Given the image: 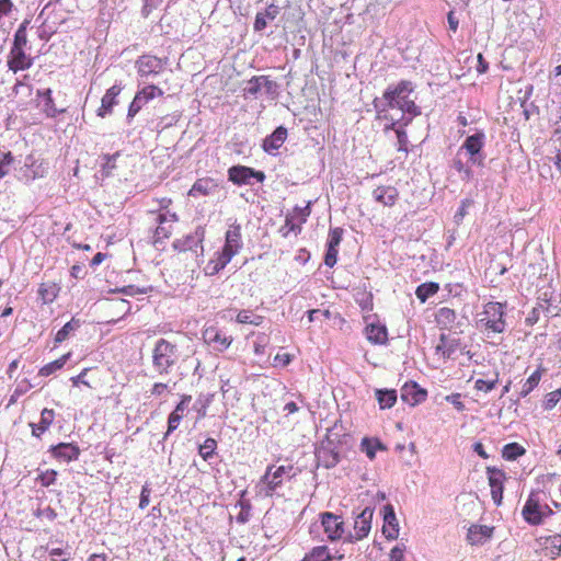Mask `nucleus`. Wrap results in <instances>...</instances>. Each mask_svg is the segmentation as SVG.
<instances>
[{"label": "nucleus", "instance_id": "1", "mask_svg": "<svg viewBox=\"0 0 561 561\" xmlns=\"http://www.w3.org/2000/svg\"><path fill=\"white\" fill-rule=\"evenodd\" d=\"M415 88V83L405 79L388 84L382 96H376L371 102L376 118H387V110H415L417 104L414 99H411Z\"/></svg>", "mask_w": 561, "mask_h": 561}, {"label": "nucleus", "instance_id": "2", "mask_svg": "<svg viewBox=\"0 0 561 561\" xmlns=\"http://www.w3.org/2000/svg\"><path fill=\"white\" fill-rule=\"evenodd\" d=\"M179 347L165 339H158L152 348V367L159 375H168L179 359Z\"/></svg>", "mask_w": 561, "mask_h": 561}, {"label": "nucleus", "instance_id": "3", "mask_svg": "<svg viewBox=\"0 0 561 561\" xmlns=\"http://www.w3.org/2000/svg\"><path fill=\"white\" fill-rule=\"evenodd\" d=\"M506 308L507 302L489 301L483 307L482 314L484 318L480 319V323L493 333H503L506 330Z\"/></svg>", "mask_w": 561, "mask_h": 561}, {"label": "nucleus", "instance_id": "4", "mask_svg": "<svg viewBox=\"0 0 561 561\" xmlns=\"http://www.w3.org/2000/svg\"><path fill=\"white\" fill-rule=\"evenodd\" d=\"M18 163L20 167H14V170L19 173V180L25 183L45 178L49 170V163L44 159L35 157L33 153L27 154L22 164L21 161H18Z\"/></svg>", "mask_w": 561, "mask_h": 561}, {"label": "nucleus", "instance_id": "5", "mask_svg": "<svg viewBox=\"0 0 561 561\" xmlns=\"http://www.w3.org/2000/svg\"><path fill=\"white\" fill-rule=\"evenodd\" d=\"M142 82H138V90L135 93L134 99L129 103L126 121L128 124L131 123L134 117L141 111V108L147 105L150 101L156 98L163 95V90L153 83L145 84L140 88Z\"/></svg>", "mask_w": 561, "mask_h": 561}, {"label": "nucleus", "instance_id": "6", "mask_svg": "<svg viewBox=\"0 0 561 561\" xmlns=\"http://www.w3.org/2000/svg\"><path fill=\"white\" fill-rule=\"evenodd\" d=\"M320 525H312L310 527V533H314V528L319 527L323 529L324 535L329 541L340 540L344 533V520L342 516L336 515L333 512H321L319 514Z\"/></svg>", "mask_w": 561, "mask_h": 561}, {"label": "nucleus", "instance_id": "7", "mask_svg": "<svg viewBox=\"0 0 561 561\" xmlns=\"http://www.w3.org/2000/svg\"><path fill=\"white\" fill-rule=\"evenodd\" d=\"M265 179L266 175L263 171L248 165L236 164L228 169V180L237 186L263 183Z\"/></svg>", "mask_w": 561, "mask_h": 561}, {"label": "nucleus", "instance_id": "8", "mask_svg": "<svg viewBox=\"0 0 561 561\" xmlns=\"http://www.w3.org/2000/svg\"><path fill=\"white\" fill-rule=\"evenodd\" d=\"M205 239V227L197 226L195 230L180 239H175L172 247L175 251L186 252L192 251L196 256L204 255L203 241Z\"/></svg>", "mask_w": 561, "mask_h": 561}, {"label": "nucleus", "instance_id": "9", "mask_svg": "<svg viewBox=\"0 0 561 561\" xmlns=\"http://www.w3.org/2000/svg\"><path fill=\"white\" fill-rule=\"evenodd\" d=\"M168 62V58H159L154 55L144 54L135 61V68L141 79H148L159 75Z\"/></svg>", "mask_w": 561, "mask_h": 561}, {"label": "nucleus", "instance_id": "10", "mask_svg": "<svg viewBox=\"0 0 561 561\" xmlns=\"http://www.w3.org/2000/svg\"><path fill=\"white\" fill-rule=\"evenodd\" d=\"M540 493V490H531L522 508V516L530 526L542 525Z\"/></svg>", "mask_w": 561, "mask_h": 561}, {"label": "nucleus", "instance_id": "11", "mask_svg": "<svg viewBox=\"0 0 561 561\" xmlns=\"http://www.w3.org/2000/svg\"><path fill=\"white\" fill-rule=\"evenodd\" d=\"M374 507L366 506L354 518V535L350 534L347 537L348 542L362 540L366 538L371 529V522L374 516Z\"/></svg>", "mask_w": 561, "mask_h": 561}, {"label": "nucleus", "instance_id": "12", "mask_svg": "<svg viewBox=\"0 0 561 561\" xmlns=\"http://www.w3.org/2000/svg\"><path fill=\"white\" fill-rule=\"evenodd\" d=\"M318 462L325 469H332L341 461V451L335 449L330 438H323L316 448Z\"/></svg>", "mask_w": 561, "mask_h": 561}, {"label": "nucleus", "instance_id": "13", "mask_svg": "<svg viewBox=\"0 0 561 561\" xmlns=\"http://www.w3.org/2000/svg\"><path fill=\"white\" fill-rule=\"evenodd\" d=\"M47 453H49L57 461L70 463L79 459L81 449L76 442H60L58 444L50 445Z\"/></svg>", "mask_w": 561, "mask_h": 561}, {"label": "nucleus", "instance_id": "14", "mask_svg": "<svg viewBox=\"0 0 561 561\" xmlns=\"http://www.w3.org/2000/svg\"><path fill=\"white\" fill-rule=\"evenodd\" d=\"M202 335L204 342L211 346L215 352L219 353L228 350L233 341L231 335H227L215 325L205 328Z\"/></svg>", "mask_w": 561, "mask_h": 561}, {"label": "nucleus", "instance_id": "15", "mask_svg": "<svg viewBox=\"0 0 561 561\" xmlns=\"http://www.w3.org/2000/svg\"><path fill=\"white\" fill-rule=\"evenodd\" d=\"M400 398L410 407H416L426 400L427 390L421 387L416 381L409 380L401 387Z\"/></svg>", "mask_w": 561, "mask_h": 561}, {"label": "nucleus", "instance_id": "16", "mask_svg": "<svg viewBox=\"0 0 561 561\" xmlns=\"http://www.w3.org/2000/svg\"><path fill=\"white\" fill-rule=\"evenodd\" d=\"M288 130L284 125L277 126L270 135L262 140V149L270 156H277L278 149L284 145Z\"/></svg>", "mask_w": 561, "mask_h": 561}, {"label": "nucleus", "instance_id": "17", "mask_svg": "<svg viewBox=\"0 0 561 561\" xmlns=\"http://www.w3.org/2000/svg\"><path fill=\"white\" fill-rule=\"evenodd\" d=\"M33 57L26 53V49L16 47L10 48L7 65L9 70L14 73L30 69L33 66Z\"/></svg>", "mask_w": 561, "mask_h": 561}, {"label": "nucleus", "instance_id": "18", "mask_svg": "<svg viewBox=\"0 0 561 561\" xmlns=\"http://www.w3.org/2000/svg\"><path fill=\"white\" fill-rule=\"evenodd\" d=\"M381 515L383 520L382 534L387 540L391 541L399 536V523L396 516L394 507L388 503L381 508Z\"/></svg>", "mask_w": 561, "mask_h": 561}, {"label": "nucleus", "instance_id": "19", "mask_svg": "<svg viewBox=\"0 0 561 561\" xmlns=\"http://www.w3.org/2000/svg\"><path fill=\"white\" fill-rule=\"evenodd\" d=\"M124 85L122 81L115 82L110 89L106 90L102 96L101 106L96 111V115L104 118L113 113V108L117 105V96L121 94Z\"/></svg>", "mask_w": 561, "mask_h": 561}, {"label": "nucleus", "instance_id": "20", "mask_svg": "<svg viewBox=\"0 0 561 561\" xmlns=\"http://www.w3.org/2000/svg\"><path fill=\"white\" fill-rule=\"evenodd\" d=\"M293 469V466H267L265 473L261 478V482L267 485L268 492H275L283 484V477Z\"/></svg>", "mask_w": 561, "mask_h": 561}, {"label": "nucleus", "instance_id": "21", "mask_svg": "<svg viewBox=\"0 0 561 561\" xmlns=\"http://www.w3.org/2000/svg\"><path fill=\"white\" fill-rule=\"evenodd\" d=\"M36 98L41 100L37 106H41V111L47 118H56L66 112V108L56 107L50 88L37 89Z\"/></svg>", "mask_w": 561, "mask_h": 561}, {"label": "nucleus", "instance_id": "22", "mask_svg": "<svg viewBox=\"0 0 561 561\" xmlns=\"http://www.w3.org/2000/svg\"><path fill=\"white\" fill-rule=\"evenodd\" d=\"M242 245L241 225L234 220L225 233V243L221 250L234 256L239 253Z\"/></svg>", "mask_w": 561, "mask_h": 561}, {"label": "nucleus", "instance_id": "23", "mask_svg": "<svg viewBox=\"0 0 561 561\" xmlns=\"http://www.w3.org/2000/svg\"><path fill=\"white\" fill-rule=\"evenodd\" d=\"M485 141L486 136L484 130L477 128L472 135L466 137L459 150H465L468 157L480 153L484 151Z\"/></svg>", "mask_w": 561, "mask_h": 561}, {"label": "nucleus", "instance_id": "24", "mask_svg": "<svg viewBox=\"0 0 561 561\" xmlns=\"http://www.w3.org/2000/svg\"><path fill=\"white\" fill-rule=\"evenodd\" d=\"M55 415L56 413L53 409L44 408L41 412L39 421L37 423H28L32 436L41 439L43 434H45L54 423Z\"/></svg>", "mask_w": 561, "mask_h": 561}, {"label": "nucleus", "instance_id": "25", "mask_svg": "<svg viewBox=\"0 0 561 561\" xmlns=\"http://www.w3.org/2000/svg\"><path fill=\"white\" fill-rule=\"evenodd\" d=\"M37 553L39 561H68L71 558L69 549L51 547L49 543L42 546Z\"/></svg>", "mask_w": 561, "mask_h": 561}, {"label": "nucleus", "instance_id": "26", "mask_svg": "<svg viewBox=\"0 0 561 561\" xmlns=\"http://www.w3.org/2000/svg\"><path fill=\"white\" fill-rule=\"evenodd\" d=\"M494 527L473 524L467 533V540L470 545H483L492 538Z\"/></svg>", "mask_w": 561, "mask_h": 561}, {"label": "nucleus", "instance_id": "27", "mask_svg": "<svg viewBox=\"0 0 561 561\" xmlns=\"http://www.w3.org/2000/svg\"><path fill=\"white\" fill-rule=\"evenodd\" d=\"M539 546L546 550V557L556 560L561 554V535L541 536L536 539Z\"/></svg>", "mask_w": 561, "mask_h": 561}, {"label": "nucleus", "instance_id": "28", "mask_svg": "<svg viewBox=\"0 0 561 561\" xmlns=\"http://www.w3.org/2000/svg\"><path fill=\"white\" fill-rule=\"evenodd\" d=\"M367 340L374 345H386L388 343V329L382 323H369L365 328Z\"/></svg>", "mask_w": 561, "mask_h": 561}, {"label": "nucleus", "instance_id": "29", "mask_svg": "<svg viewBox=\"0 0 561 561\" xmlns=\"http://www.w3.org/2000/svg\"><path fill=\"white\" fill-rule=\"evenodd\" d=\"M279 13V8L274 3H271L264 11L256 13L253 30L254 32H262L266 28L267 23L276 19Z\"/></svg>", "mask_w": 561, "mask_h": 561}, {"label": "nucleus", "instance_id": "30", "mask_svg": "<svg viewBox=\"0 0 561 561\" xmlns=\"http://www.w3.org/2000/svg\"><path fill=\"white\" fill-rule=\"evenodd\" d=\"M308 553L311 561H342L344 559V553L339 550L332 553L325 545L313 547Z\"/></svg>", "mask_w": 561, "mask_h": 561}, {"label": "nucleus", "instance_id": "31", "mask_svg": "<svg viewBox=\"0 0 561 561\" xmlns=\"http://www.w3.org/2000/svg\"><path fill=\"white\" fill-rule=\"evenodd\" d=\"M373 196L376 202L383 206H393L399 197V192L393 186H378L374 190Z\"/></svg>", "mask_w": 561, "mask_h": 561}, {"label": "nucleus", "instance_id": "32", "mask_svg": "<svg viewBox=\"0 0 561 561\" xmlns=\"http://www.w3.org/2000/svg\"><path fill=\"white\" fill-rule=\"evenodd\" d=\"M375 398L380 410L391 409L398 401V392L393 388H376Z\"/></svg>", "mask_w": 561, "mask_h": 561}, {"label": "nucleus", "instance_id": "33", "mask_svg": "<svg viewBox=\"0 0 561 561\" xmlns=\"http://www.w3.org/2000/svg\"><path fill=\"white\" fill-rule=\"evenodd\" d=\"M216 259L210 260L205 268L206 275L214 276L222 271L232 260V255L222 250L215 253Z\"/></svg>", "mask_w": 561, "mask_h": 561}, {"label": "nucleus", "instance_id": "34", "mask_svg": "<svg viewBox=\"0 0 561 561\" xmlns=\"http://www.w3.org/2000/svg\"><path fill=\"white\" fill-rule=\"evenodd\" d=\"M359 449L369 460H374L377 451L386 450L387 447L378 437L365 436L362 438Z\"/></svg>", "mask_w": 561, "mask_h": 561}, {"label": "nucleus", "instance_id": "35", "mask_svg": "<svg viewBox=\"0 0 561 561\" xmlns=\"http://www.w3.org/2000/svg\"><path fill=\"white\" fill-rule=\"evenodd\" d=\"M486 477L491 490L505 489V481L507 480V477L503 469L495 466H489L486 467Z\"/></svg>", "mask_w": 561, "mask_h": 561}, {"label": "nucleus", "instance_id": "36", "mask_svg": "<svg viewBox=\"0 0 561 561\" xmlns=\"http://www.w3.org/2000/svg\"><path fill=\"white\" fill-rule=\"evenodd\" d=\"M216 187L217 184H215L214 180L209 178L198 179L188 191V195L192 197L207 196L211 194Z\"/></svg>", "mask_w": 561, "mask_h": 561}, {"label": "nucleus", "instance_id": "37", "mask_svg": "<svg viewBox=\"0 0 561 561\" xmlns=\"http://www.w3.org/2000/svg\"><path fill=\"white\" fill-rule=\"evenodd\" d=\"M336 424L329 427L327 431V435L324 438H330L332 442V445L335 447V449H339L341 453L344 449L351 448L350 442L352 440V436L350 434H340L336 431Z\"/></svg>", "mask_w": 561, "mask_h": 561}, {"label": "nucleus", "instance_id": "38", "mask_svg": "<svg viewBox=\"0 0 561 561\" xmlns=\"http://www.w3.org/2000/svg\"><path fill=\"white\" fill-rule=\"evenodd\" d=\"M82 324V321L76 317H72L70 321L65 323L55 334L54 342L55 346L61 344L71 334H73Z\"/></svg>", "mask_w": 561, "mask_h": 561}, {"label": "nucleus", "instance_id": "39", "mask_svg": "<svg viewBox=\"0 0 561 561\" xmlns=\"http://www.w3.org/2000/svg\"><path fill=\"white\" fill-rule=\"evenodd\" d=\"M456 319V311L448 307H442L435 313V321L442 330L449 329Z\"/></svg>", "mask_w": 561, "mask_h": 561}, {"label": "nucleus", "instance_id": "40", "mask_svg": "<svg viewBox=\"0 0 561 561\" xmlns=\"http://www.w3.org/2000/svg\"><path fill=\"white\" fill-rule=\"evenodd\" d=\"M265 81V76H253L250 80L247 81L245 87L243 88V95L247 99H257L263 90V82Z\"/></svg>", "mask_w": 561, "mask_h": 561}, {"label": "nucleus", "instance_id": "41", "mask_svg": "<svg viewBox=\"0 0 561 561\" xmlns=\"http://www.w3.org/2000/svg\"><path fill=\"white\" fill-rule=\"evenodd\" d=\"M71 356H72V353L68 352V353L64 354L62 356H60L59 358L44 365L39 369L38 375L42 377H48V376L55 374L56 371L64 368V366L71 358Z\"/></svg>", "mask_w": 561, "mask_h": 561}, {"label": "nucleus", "instance_id": "42", "mask_svg": "<svg viewBox=\"0 0 561 561\" xmlns=\"http://www.w3.org/2000/svg\"><path fill=\"white\" fill-rule=\"evenodd\" d=\"M439 290V284L436 282H425L420 284L415 289L416 298L424 304Z\"/></svg>", "mask_w": 561, "mask_h": 561}, {"label": "nucleus", "instance_id": "43", "mask_svg": "<svg viewBox=\"0 0 561 561\" xmlns=\"http://www.w3.org/2000/svg\"><path fill=\"white\" fill-rule=\"evenodd\" d=\"M525 454L526 448L516 442L505 444L502 448V457L506 461H515Z\"/></svg>", "mask_w": 561, "mask_h": 561}, {"label": "nucleus", "instance_id": "44", "mask_svg": "<svg viewBox=\"0 0 561 561\" xmlns=\"http://www.w3.org/2000/svg\"><path fill=\"white\" fill-rule=\"evenodd\" d=\"M121 157V151L114 153H103L101 158V173L103 178H110L113 170L116 169V161Z\"/></svg>", "mask_w": 561, "mask_h": 561}, {"label": "nucleus", "instance_id": "45", "mask_svg": "<svg viewBox=\"0 0 561 561\" xmlns=\"http://www.w3.org/2000/svg\"><path fill=\"white\" fill-rule=\"evenodd\" d=\"M172 234V227L165 226V224H158V227L153 231L152 244L157 250L164 248V240L169 239Z\"/></svg>", "mask_w": 561, "mask_h": 561}, {"label": "nucleus", "instance_id": "46", "mask_svg": "<svg viewBox=\"0 0 561 561\" xmlns=\"http://www.w3.org/2000/svg\"><path fill=\"white\" fill-rule=\"evenodd\" d=\"M218 443L213 437H207L204 443L197 447L198 455L205 460L210 461L217 455Z\"/></svg>", "mask_w": 561, "mask_h": 561}, {"label": "nucleus", "instance_id": "47", "mask_svg": "<svg viewBox=\"0 0 561 561\" xmlns=\"http://www.w3.org/2000/svg\"><path fill=\"white\" fill-rule=\"evenodd\" d=\"M543 369L539 366L525 381L519 396L527 397L540 382Z\"/></svg>", "mask_w": 561, "mask_h": 561}, {"label": "nucleus", "instance_id": "48", "mask_svg": "<svg viewBox=\"0 0 561 561\" xmlns=\"http://www.w3.org/2000/svg\"><path fill=\"white\" fill-rule=\"evenodd\" d=\"M400 112L401 116L397 118L398 126L399 128L407 130V127L412 124L413 119L422 114V108L420 105H416L415 110L407 108Z\"/></svg>", "mask_w": 561, "mask_h": 561}, {"label": "nucleus", "instance_id": "49", "mask_svg": "<svg viewBox=\"0 0 561 561\" xmlns=\"http://www.w3.org/2000/svg\"><path fill=\"white\" fill-rule=\"evenodd\" d=\"M264 319L263 316L253 314L250 310H240L234 320L237 323L259 327L263 323Z\"/></svg>", "mask_w": 561, "mask_h": 561}, {"label": "nucleus", "instance_id": "50", "mask_svg": "<svg viewBox=\"0 0 561 561\" xmlns=\"http://www.w3.org/2000/svg\"><path fill=\"white\" fill-rule=\"evenodd\" d=\"M184 415H182L179 412H175L172 410L170 414L168 415V422H167V432L163 434L162 439L159 442L162 447L164 446V442L167 438L179 427L182 419Z\"/></svg>", "mask_w": 561, "mask_h": 561}, {"label": "nucleus", "instance_id": "51", "mask_svg": "<svg viewBox=\"0 0 561 561\" xmlns=\"http://www.w3.org/2000/svg\"><path fill=\"white\" fill-rule=\"evenodd\" d=\"M373 294L366 290V285L364 284L363 290L358 291L355 296V301L362 309V311L369 312L374 309L373 302Z\"/></svg>", "mask_w": 561, "mask_h": 561}, {"label": "nucleus", "instance_id": "52", "mask_svg": "<svg viewBox=\"0 0 561 561\" xmlns=\"http://www.w3.org/2000/svg\"><path fill=\"white\" fill-rule=\"evenodd\" d=\"M474 205V201L471 197H465L460 201V205L454 215V222L456 226H460L463 218L468 215V209Z\"/></svg>", "mask_w": 561, "mask_h": 561}, {"label": "nucleus", "instance_id": "53", "mask_svg": "<svg viewBox=\"0 0 561 561\" xmlns=\"http://www.w3.org/2000/svg\"><path fill=\"white\" fill-rule=\"evenodd\" d=\"M238 505L240 506V512L236 516V522L244 525L250 520L252 504L250 500H240Z\"/></svg>", "mask_w": 561, "mask_h": 561}, {"label": "nucleus", "instance_id": "54", "mask_svg": "<svg viewBox=\"0 0 561 561\" xmlns=\"http://www.w3.org/2000/svg\"><path fill=\"white\" fill-rule=\"evenodd\" d=\"M58 290L59 289L56 287V285L47 286L42 284L38 288V296L43 304H50L56 299Z\"/></svg>", "mask_w": 561, "mask_h": 561}, {"label": "nucleus", "instance_id": "55", "mask_svg": "<svg viewBox=\"0 0 561 561\" xmlns=\"http://www.w3.org/2000/svg\"><path fill=\"white\" fill-rule=\"evenodd\" d=\"M344 230L341 227L330 228L325 247L339 249L343 240Z\"/></svg>", "mask_w": 561, "mask_h": 561}, {"label": "nucleus", "instance_id": "56", "mask_svg": "<svg viewBox=\"0 0 561 561\" xmlns=\"http://www.w3.org/2000/svg\"><path fill=\"white\" fill-rule=\"evenodd\" d=\"M57 477H58V472L55 469H47L45 471H42L37 476L36 482H38L44 488H48V486L55 484Z\"/></svg>", "mask_w": 561, "mask_h": 561}, {"label": "nucleus", "instance_id": "57", "mask_svg": "<svg viewBox=\"0 0 561 561\" xmlns=\"http://www.w3.org/2000/svg\"><path fill=\"white\" fill-rule=\"evenodd\" d=\"M561 400V387L554 391H551L546 394L545 400L542 401V408L545 411H551Z\"/></svg>", "mask_w": 561, "mask_h": 561}, {"label": "nucleus", "instance_id": "58", "mask_svg": "<svg viewBox=\"0 0 561 561\" xmlns=\"http://www.w3.org/2000/svg\"><path fill=\"white\" fill-rule=\"evenodd\" d=\"M283 236L286 237L289 232L300 233L301 225L296 222V219L293 215L288 214L285 218V225L280 228Z\"/></svg>", "mask_w": 561, "mask_h": 561}, {"label": "nucleus", "instance_id": "59", "mask_svg": "<svg viewBox=\"0 0 561 561\" xmlns=\"http://www.w3.org/2000/svg\"><path fill=\"white\" fill-rule=\"evenodd\" d=\"M112 291L134 297L136 295H145V294H147L148 293V288H146V287H138L136 285H126V286H123V287H116Z\"/></svg>", "mask_w": 561, "mask_h": 561}, {"label": "nucleus", "instance_id": "60", "mask_svg": "<svg viewBox=\"0 0 561 561\" xmlns=\"http://www.w3.org/2000/svg\"><path fill=\"white\" fill-rule=\"evenodd\" d=\"M311 202L309 201L307 203L306 206L301 207V206H298L296 205L294 207V214L293 216L295 217V219L298 220V222L300 225L305 224L307 220H308V217L310 216L311 214Z\"/></svg>", "mask_w": 561, "mask_h": 561}, {"label": "nucleus", "instance_id": "61", "mask_svg": "<svg viewBox=\"0 0 561 561\" xmlns=\"http://www.w3.org/2000/svg\"><path fill=\"white\" fill-rule=\"evenodd\" d=\"M394 134L397 137V150L408 153L410 151L408 131L399 128Z\"/></svg>", "mask_w": 561, "mask_h": 561}, {"label": "nucleus", "instance_id": "62", "mask_svg": "<svg viewBox=\"0 0 561 561\" xmlns=\"http://www.w3.org/2000/svg\"><path fill=\"white\" fill-rule=\"evenodd\" d=\"M268 342L270 337L266 333H259L253 344L255 355H263Z\"/></svg>", "mask_w": 561, "mask_h": 561}, {"label": "nucleus", "instance_id": "63", "mask_svg": "<svg viewBox=\"0 0 561 561\" xmlns=\"http://www.w3.org/2000/svg\"><path fill=\"white\" fill-rule=\"evenodd\" d=\"M339 256V249L325 247L324 250V256H323V263L329 266L333 267L337 262Z\"/></svg>", "mask_w": 561, "mask_h": 561}, {"label": "nucleus", "instance_id": "64", "mask_svg": "<svg viewBox=\"0 0 561 561\" xmlns=\"http://www.w3.org/2000/svg\"><path fill=\"white\" fill-rule=\"evenodd\" d=\"M404 543H397L390 551V561H404Z\"/></svg>", "mask_w": 561, "mask_h": 561}]
</instances>
